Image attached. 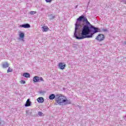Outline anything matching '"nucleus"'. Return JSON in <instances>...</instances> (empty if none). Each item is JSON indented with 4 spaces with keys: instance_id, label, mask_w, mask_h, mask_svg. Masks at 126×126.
Segmentation results:
<instances>
[{
    "instance_id": "obj_1",
    "label": "nucleus",
    "mask_w": 126,
    "mask_h": 126,
    "mask_svg": "<svg viewBox=\"0 0 126 126\" xmlns=\"http://www.w3.org/2000/svg\"><path fill=\"white\" fill-rule=\"evenodd\" d=\"M90 33V28L87 25L84 26L83 30L79 36H76V39L78 40H81L82 39H85V38H92L93 34L88 35Z\"/></svg>"
},
{
    "instance_id": "obj_2",
    "label": "nucleus",
    "mask_w": 126,
    "mask_h": 126,
    "mask_svg": "<svg viewBox=\"0 0 126 126\" xmlns=\"http://www.w3.org/2000/svg\"><path fill=\"white\" fill-rule=\"evenodd\" d=\"M56 101L58 105H63V104L65 105L68 103V99H67L66 96L61 94L56 98Z\"/></svg>"
},
{
    "instance_id": "obj_3",
    "label": "nucleus",
    "mask_w": 126,
    "mask_h": 126,
    "mask_svg": "<svg viewBox=\"0 0 126 126\" xmlns=\"http://www.w3.org/2000/svg\"><path fill=\"white\" fill-rule=\"evenodd\" d=\"M77 21H82L83 22H86L87 24H90V23L88 21V20H87V18L86 17L84 16V15H82L81 16H80L77 19Z\"/></svg>"
},
{
    "instance_id": "obj_4",
    "label": "nucleus",
    "mask_w": 126,
    "mask_h": 126,
    "mask_svg": "<svg viewBox=\"0 0 126 126\" xmlns=\"http://www.w3.org/2000/svg\"><path fill=\"white\" fill-rule=\"evenodd\" d=\"M105 39V35L103 34H98L95 38V40H97L98 42H102Z\"/></svg>"
},
{
    "instance_id": "obj_5",
    "label": "nucleus",
    "mask_w": 126,
    "mask_h": 126,
    "mask_svg": "<svg viewBox=\"0 0 126 126\" xmlns=\"http://www.w3.org/2000/svg\"><path fill=\"white\" fill-rule=\"evenodd\" d=\"M58 66L60 69L63 70L64 68H65V63H60Z\"/></svg>"
},
{
    "instance_id": "obj_6",
    "label": "nucleus",
    "mask_w": 126,
    "mask_h": 126,
    "mask_svg": "<svg viewBox=\"0 0 126 126\" xmlns=\"http://www.w3.org/2000/svg\"><path fill=\"white\" fill-rule=\"evenodd\" d=\"M19 27H21V28H30L31 26L29 24H26L20 25Z\"/></svg>"
},
{
    "instance_id": "obj_7",
    "label": "nucleus",
    "mask_w": 126,
    "mask_h": 126,
    "mask_svg": "<svg viewBox=\"0 0 126 126\" xmlns=\"http://www.w3.org/2000/svg\"><path fill=\"white\" fill-rule=\"evenodd\" d=\"M33 82H39L40 81V77L38 76H34L33 78Z\"/></svg>"
},
{
    "instance_id": "obj_8",
    "label": "nucleus",
    "mask_w": 126,
    "mask_h": 126,
    "mask_svg": "<svg viewBox=\"0 0 126 126\" xmlns=\"http://www.w3.org/2000/svg\"><path fill=\"white\" fill-rule=\"evenodd\" d=\"M37 101L38 103H44V101H45V99H44V98H43V97H39L37 99Z\"/></svg>"
},
{
    "instance_id": "obj_9",
    "label": "nucleus",
    "mask_w": 126,
    "mask_h": 126,
    "mask_svg": "<svg viewBox=\"0 0 126 126\" xmlns=\"http://www.w3.org/2000/svg\"><path fill=\"white\" fill-rule=\"evenodd\" d=\"M31 106V102H30V99H28L25 104V107H29Z\"/></svg>"
},
{
    "instance_id": "obj_10",
    "label": "nucleus",
    "mask_w": 126,
    "mask_h": 126,
    "mask_svg": "<svg viewBox=\"0 0 126 126\" xmlns=\"http://www.w3.org/2000/svg\"><path fill=\"white\" fill-rule=\"evenodd\" d=\"M8 66H9V64L7 62H5L2 64V67H3V68H6V67H8Z\"/></svg>"
},
{
    "instance_id": "obj_11",
    "label": "nucleus",
    "mask_w": 126,
    "mask_h": 126,
    "mask_svg": "<svg viewBox=\"0 0 126 126\" xmlns=\"http://www.w3.org/2000/svg\"><path fill=\"white\" fill-rule=\"evenodd\" d=\"M78 26H79L78 25H77V24L75 25V32H74V36L76 38V37H78L77 34H76V31L77 30V29H78Z\"/></svg>"
},
{
    "instance_id": "obj_12",
    "label": "nucleus",
    "mask_w": 126,
    "mask_h": 126,
    "mask_svg": "<svg viewBox=\"0 0 126 126\" xmlns=\"http://www.w3.org/2000/svg\"><path fill=\"white\" fill-rule=\"evenodd\" d=\"M42 31L43 32H47V31H49V28L47 26H43L42 27Z\"/></svg>"
},
{
    "instance_id": "obj_13",
    "label": "nucleus",
    "mask_w": 126,
    "mask_h": 126,
    "mask_svg": "<svg viewBox=\"0 0 126 126\" xmlns=\"http://www.w3.org/2000/svg\"><path fill=\"white\" fill-rule=\"evenodd\" d=\"M23 76H24V77L30 78L31 75L30 74L28 73H24L23 74Z\"/></svg>"
},
{
    "instance_id": "obj_14",
    "label": "nucleus",
    "mask_w": 126,
    "mask_h": 126,
    "mask_svg": "<svg viewBox=\"0 0 126 126\" xmlns=\"http://www.w3.org/2000/svg\"><path fill=\"white\" fill-rule=\"evenodd\" d=\"M56 98V95H55L54 94H51L49 96V99L50 100H54Z\"/></svg>"
},
{
    "instance_id": "obj_15",
    "label": "nucleus",
    "mask_w": 126,
    "mask_h": 126,
    "mask_svg": "<svg viewBox=\"0 0 126 126\" xmlns=\"http://www.w3.org/2000/svg\"><path fill=\"white\" fill-rule=\"evenodd\" d=\"M19 36L21 39H23V38H24V33L21 32L19 34Z\"/></svg>"
},
{
    "instance_id": "obj_16",
    "label": "nucleus",
    "mask_w": 126,
    "mask_h": 126,
    "mask_svg": "<svg viewBox=\"0 0 126 126\" xmlns=\"http://www.w3.org/2000/svg\"><path fill=\"white\" fill-rule=\"evenodd\" d=\"M7 73H9V72H12V69L11 68L9 67L7 71Z\"/></svg>"
},
{
    "instance_id": "obj_17",
    "label": "nucleus",
    "mask_w": 126,
    "mask_h": 126,
    "mask_svg": "<svg viewBox=\"0 0 126 126\" xmlns=\"http://www.w3.org/2000/svg\"><path fill=\"white\" fill-rule=\"evenodd\" d=\"M93 28L94 29V33H97V32H98V28H94L93 27Z\"/></svg>"
},
{
    "instance_id": "obj_18",
    "label": "nucleus",
    "mask_w": 126,
    "mask_h": 126,
    "mask_svg": "<svg viewBox=\"0 0 126 126\" xmlns=\"http://www.w3.org/2000/svg\"><path fill=\"white\" fill-rule=\"evenodd\" d=\"M30 13L32 14V15H33L34 14H36V12L35 11H32L30 12Z\"/></svg>"
},
{
    "instance_id": "obj_19",
    "label": "nucleus",
    "mask_w": 126,
    "mask_h": 126,
    "mask_svg": "<svg viewBox=\"0 0 126 126\" xmlns=\"http://www.w3.org/2000/svg\"><path fill=\"white\" fill-rule=\"evenodd\" d=\"M38 115L39 116H42V115H43V113L42 112H38Z\"/></svg>"
},
{
    "instance_id": "obj_20",
    "label": "nucleus",
    "mask_w": 126,
    "mask_h": 126,
    "mask_svg": "<svg viewBox=\"0 0 126 126\" xmlns=\"http://www.w3.org/2000/svg\"><path fill=\"white\" fill-rule=\"evenodd\" d=\"M20 83H21L22 84H25V81L21 80V81H20Z\"/></svg>"
},
{
    "instance_id": "obj_21",
    "label": "nucleus",
    "mask_w": 126,
    "mask_h": 126,
    "mask_svg": "<svg viewBox=\"0 0 126 126\" xmlns=\"http://www.w3.org/2000/svg\"><path fill=\"white\" fill-rule=\"evenodd\" d=\"M39 80L40 81H44V79H43V77H39Z\"/></svg>"
},
{
    "instance_id": "obj_22",
    "label": "nucleus",
    "mask_w": 126,
    "mask_h": 126,
    "mask_svg": "<svg viewBox=\"0 0 126 126\" xmlns=\"http://www.w3.org/2000/svg\"><path fill=\"white\" fill-rule=\"evenodd\" d=\"M46 2H52V0H45Z\"/></svg>"
},
{
    "instance_id": "obj_23",
    "label": "nucleus",
    "mask_w": 126,
    "mask_h": 126,
    "mask_svg": "<svg viewBox=\"0 0 126 126\" xmlns=\"http://www.w3.org/2000/svg\"><path fill=\"white\" fill-rule=\"evenodd\" d=\"M125 3H126V2H125Z\"/></svg>"
}]
</instances>
